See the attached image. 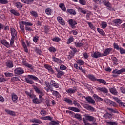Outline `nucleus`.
<instances>
[{"label":"nucleus","mask_w":125,"mask_h":125,"mask_svg":"<svg viewBox=\"0 0 125 125\" xmlns=\"http://www.w3.org/2000/svg\"><path fill=\"white\" fill-rule=\"evenodd\" d=\"M21 1L26 4H32L35 1V0H21Z\"/></svg>","instance_id":"14"},{"label":"nucleus","mask_w":125,"mask_h":125,"mask_svg":"<svg viewBox=\"0 0 125 125\" xmlns=\"http://www.w3.org/2000/svg\"><path fill=\"white\" fill-rule=\"evenodd\" d=\"M73 104L75 105L78 107V108H80L81 107V105H80V104L77 102V101H74Z\"/></svg>","instance_id":"54"},{"label":"nucleus","mask_w":125,"mask_h":125,"mask_svg":"<svg viewBox=\"0 0 125 125\" xmlns=\"http://www.w3.org/2000/svg\"><path fill=\"white\" fill-rule=\"evenodd\" d=\"M6 65L8 68H12L13 67V63L11 61H8Z\"/></svg>","instance_id":"23"},{"label":"nucleus","mask_w":125,"mask_h":125,"mask_svg":"<svg viewBox=\"0 0 125 125\" xmlns=\"http://www.w3.org/2000/svg\"><path fill=\"white\" fill-rule=\"evenodd\" d=\"M78 64H79L81 66L84 64V62L82 60H78L77 62Z\"/></svg>","instance_id":"42"},{"label":"nucleus","mask_w":125,"mask_h":125,"mask_svg":"<svg viewBox=\"0 0 125 125\" xmlns=\"http://www.w3.org/2000/svg\"><path fill=\"white\" fill-rule=\"evenodd\" d=\"M73 41H74V38H73V37L69 38L68 40V42H67L68 44H70V43H71V42H72Z\"/></svg>","instance_id":"49"},{"label":"nucleus","mask_w":125,"mask_h":125,"mask_svg":"<svg viewBox=\"0 0 125 125\" xmlns=\"http://www.w3.org/2000/svg\"><path fill=\"white\" fill-rule=\"evenodd\" d=\"M58 124H59V123H58V122H56L54 121H52L49 123L50 125H58Z\"/></svg>","instance_id":"50"},{"label":"nucleus","mask_w":125,"mask_h":125,"mask_svg":"<svg viewBox=\"0 0 125 125\" xmlns=\"http://www.w3.org/2000/svg\"><path fill=\"white\" fill-rule=\"evenodd\" d=\"M107 124H108L109 125H117L118 124L116 122H107Z\"/></svg>","instance_id":"64"},{"label":"nucleus","mask_w":125,"mask_h":125,"mask_svg":"<svg viewBox=\"0 0 125 125\" xmlns=\"http://www.w3.org/2000/svg\"><path fill=\"white\" fill-rule=\"evenodd\" d=\"M10 12L14 14V15H16V16H19L20 15L19 12L14 9L10 10Z\"/></svg>","instance_id":"24"},{"label":"nucleus","mask_w":125,"mask_h":125,"mask_svg":"<svg viewBox=\"0 0 125 125\" xmlns=\"http://www.w3.org/2000/svg\"><path fill=\"white\" fill-rule=\"evenodd\" d=\"M97 31L98 32H99V33H100V34H101V35H102L103 36H104L105 35V32H104V31H103V30L99 28H98Z\"/></svg>","instance_id":"40"},{"label":"nucleus","mask_w":125,"mask_h":125,"mask_svg":"<svg viewBox=\"0 0 125 125\" xmlns=\"http://www.w3.org/2000/svg\"><path fill=\"white\" fill-rule=\"evenodd\" d=\"M120 51L121 54H125V50L123 48L120 47Z\"/></svg>","instance_id":"63"},{"label":"nucleus","mask_w":125,"mask_h":125,"mask_svg":"<svg viewBox=\"0 0 125 125\" xmlns=\"http://www.w3.org/2000/svg\"><path fill=\"white\" fill-rule=\"evenodd\" d=\"M87 78H88V79L93 82H94V81H97V79H96V77H95L94 75H88L87 76Z\"/></svg>","instance_id":"21"},{"label":"nucleus","mask_w":125,"mask_h":125,"mask_svg":"<svg viewBox=\"0 0 125 125\" xmlns=\"http://www.w3.org/2000/svg\"><path fill=\"white\" fill-rule=\"evenodd\" d=\"M0 3H1V4H7V3H8V1L7 0H0Z\"/></svg>","instance_id":"48"},{"label":"nucleus","mask_w":125,"mask_h":125,"mask_svg":"<svg viewBox=\"0 0 125 125\" xmlns=\"http://www.w3.org/2000/svg\"><path fill=\"white\" fill-rule=\"evenodd\" d=\"M59 6H60V8H61V9H62V10H63V11H66V7H65V5L64 4V3H61L59 5Z\"/></svg>","instance_id":"34"},{"label":"nucleus","mask_w":125,"mask_h":125,"mask_svg":"<svg viewBox=\"0 0 125 125\" xmlns=\"http://www.w3.org/2000/svg\"><path fill=\"white\" fill-rule=\"evenodd\" d=\"M30 13L32 14V16H34L35 17H38V13H37L36 11H32L30 12Z\"/></svg>","instance_id":"46"},{"label":"nucleus","mask_w":125,"mask_h":125,"mask_svg":"<svg viewBox=\"0 0 125 125\" xmlns=\"http://www.w3.org/2000/svg\"><path fill=\"white\" fill-rule=\"evenodd\" d=\"M15 73L16 75H22V74H24V69L22 68H17L14 70Z\"/></svg>","instance_id":"3"},{"label":"nucleus","mask_w":125,"mask_h":125,"mask_svg":"<svg viewBox=\"0 0 125 125\" xmlns=\"http://www.w3.org/2000/svg\"><path fill=\"white\" fill-rule=\"evenodd\" d=\"M45 12L48 15H51V9L50 8H46L45 10Z\"/></svg>","instance_id":"39"},{"label":"nucleus","mask_w":125,"mask_h":125,"mask_svg":"<svg viewBox=\"0 0 125 125\" xmlns=\"http://www.w3.org/2000/svg\"><path fill=\"white\" fill-rule=\"evenodd\" d=\"M113 99H114V100H115V101H116L118 103H121L122 102H121V101L120 99H119L117 97H113Z\"/></svg>","instance_id":"62"},{"label":"nucleus","mask_w":125,"mask_h":125,"mask_svg":"<svg viewBox=\"0 0 125 125\" xmlns=\"http://www.w3.org/2000/svg\"><path fill=\"white\" fill-rule=\"evenodd\" d=\"M84 117H85V120L86 121H89V122H93V121L95 120V118H94V117L88 115L87 114H85Z\"/></svg>","instance_id":"5"},{"label":"nucleus","mask_w":125,"mask_h":125,"mask_svg":"<svg viewBox=\"0 0 125 125\" xmlns=\"http://www.w3.org/2000/svg\"><path fill=\"white\" fill-rule=\"evenodd\" d=\"M53 95H54L57 98H59L60 97V94L57 91H53L52 93Z\"/></svg>","instance_id":"29"},{"label":"nucleus","mask_w":125,"mask_h":125,"mask_svg":"<svg viewBox=\"0 0 125 125\" xmlns=\"http://www.w3.org/2000/svg\"><path fill=\"white\" fill-rule=\"evenodd\" d=\"M40 114L41 115H42V116H45V115H46L47 114V112L44 109H42L40 112Z\"/></svg>","instance_id":"45"},{"label":"nucleus","mask_w":125,"mask_h":125,"mask_svg":"<svg viewBox=\"0 0 125 125\" xmlns=\"http://www.w3.org/2000/svg\"><path fill=\"white\" fill-rule=\"evenodd\" d=\"M29 79H32L34 81H39V78L34 75H28Z\"/></svg>","instance_id":"35"},{"label":"nucleus","mask_w":125,"mask_h":125,"mask_svg":"<svg viewBox=\"0 0 125 125\" xmlns=\"http://www.w3.org/2000/svg\"><path fill=\"white\" fill-rule=\"evenodd\" d=\"M67 11L70 14H73V15H76V11L72 9H68Z\"/></svg>","instance_id":"27"},{"label":"nucleus","mask_w":125,"mask_h":125,"mask_svg":"<svg viewBox=\"0 0 125 125\" xmlns=\"http://www.w3.org/2000/svg\"><path fill=\"white\" fill-rule=\"evenodd\" d=\"M97 82H99V83H102L103 84H106L107 83V82H106V81L103 79H97Z\"/></svg>","instance_id":"30"},{"label":"nucleus","mask_w":125,"mask_h":125,"mask_svg":"<svg viewBox=\"0 0 125 125\" xmlns=\"http://www.w3.org/2000/svg\"><path fill=\"white\" fill-rule=\"evenodd\" d=\"M85 108H86L87 110H88L89 111H91V112H94V111H95V108H94V107H92L91 106L89 105H87L86 104H85Z\"/></svg>","instance_id":"17"},{"label":"nucleus","mask_w":125,"mask_h":125,"mask_svg":"<svg viewBox=\"0 0 125 125\" xmlns=\"http://www.w3.org/2000/svg\"><path fill=\"white\" fill-rule=\"evenodd\" d=\"M91 56L94 58H98V57H102L103 55L101 53L96 52L94 54H92Z\"/></svg>","instance_id":"7"},{"label":"nucleus","mask_w":125,"mask_h":125,"mask_svg":"<svg viewBox=\"0 0 125 125\" xmlns=\"http://www.w3.org/2000/svg\"><path fill=\"white\" fill-rule=\"evenodd\" d=\"M33 97H34V99L33 100L34 103H35L36 104H39V103H41V101L37 98L36 95H33Z\"/></svg>","instance_id":"22"},{"label":"nucleus","mask_w":125,"mask_h":125,"mask_svg":"<svg viewBox=\"0 0 125 125\" xmlns=\"http://www.w3.org/2000/svg\"><path fill=\"white\" fill-rule=\"evenodd\" d=\"M110 117H112V115L109 113H106L104 115V117L106 119H108V118H110Z\"/></svg>","instance_id":"51"},{"label":"nucleus","mask_w":125,"mask_h":125,"mask_svg":"<svg viewBox=\"0 0 125 125\" xmlns=\"http://www.w3.org/2000/svg\"><path fill=\"white\" fill-rule=\"evenodd\" d=\"M68 23L69 24V25H70L71 28H72V29H75V28H76V26H75V25H77L78 24V23H77V21L72 19H70L68 20Z\"/></svg>","instance_id":"2"},{"label":"nucleus","mask_w":125,"mask_h":125,"mask_svg":"<svg viewBox=\"0 0 125 125\" xmlns=\"http://www.w3.org/2000/svg\"><path fill=\"white\" fill-rule=\"evenodd\" d=\"M45 68H46V69L48 70V71H49V72H51V73L52 74H54V71H53V69H52V67H51V66H50L47 64H46V65H45Z\"/></svg>","instance_id":"18"},{"label":"nucleus","mask_w":125,"mask_h":125,"mask_svg":"<svg viewBox=\"0 0 125 125\" xmlns=\"http://www.w3.org/2000/svg\"><path fill=\"white\" fill-rule=\"evenodd\" d=\"M30 122H31V123H37V124H42V121L36 118H34V119L30 120Z\"/></svg>","instance_id":"31"},{"label":"nucleus","mask_w":125,"mask_h":125,"mask_svg":"<svg viewBox=\"0 0 125 125\" xmlns=\"http://www.w3.org/2000/svg\"><path fill=\"white\" fill-rule=\"evenodd\" d=\"M113 46H114V48L115 49H117V50H120L121 49V47H120L119 46V45H118V44L117 43H114Z\"/></svg>","instance_id":"43"},{"label":"nucleus","mask_w":125,"mask_h":125,"mask_svg":"<svg viewBox=\"0 0 125 125\" xmlns=\"http://www.w3.org/2000/svg\"><path fill=\"white\" fill-rule=\"evenodd\" d=\"M110 91L112 94H114V95H117L118 94V92H117V90L115 89V88H111L110 89Z\"/></svg>","instance_id":"26"},{"label":"nucleus","mask_w":125,"mask_h":125,"mask_svg":"<svg viewBox=\"0 0 125 125\" xmlns=\"http://www.w3.org/2000/svg\"><path fill=\"white\" fill-rule=\"evenodd\" d=\"M88 24L90 28V29H92V30H95V27L93 26V24L91 22H88Z\"/></svg>","instance_id":"55"},{"label":"nucleus","mask_w":125,"mask_h":125,"mask_svg":"<svg viewBox=\"0 0 125 125\" xmlns=\"http://www.w3.org/2000/svg\"><path fill=\"white\" fill-rule=\"evenodd\" d=\"M93 97L95 98L96 100H97V101H103V99L99 97L97 95L94 94Z\"/></svg>","instance_id":"28"},{"label":"nucleus","mask_w":125,"mask_h":125,"mask_svg":"<svg viewBox=\"0 0 125 125\" xmlns=\"http://www.w3.org/2000/svg\"><path fill=\"white\" fill-rule=\"evenodd\" d=\"M64 101H65L67 103H69V104H71V103H72V100H70L69 99H68V98H65L64 99Z\"/></svg>","instance_id":"61"},{"label":"nucleus","mask_w":125,"mask_h":125,"mask_svg":"<svg viewBox=\"0 0 125 125\" xmlns=\"http://www.w3.org/2000/svg\"><path fill=\"white\" fill-rule=\"evenodd\" d=\"M103 2L107 7L109 8L111 7V3H110L109 2L104 0V1H103Z\"/></svg>","instance_id":"32"},{"label":"nucleus","mask_w":125,"mask_h":125,"mask_svg":"<svg viewBox=\"0 0 125 125\" xmlns=\"http://www.w3.org/2000/svg\"><path fill=\"white\" fill-rule=\"evenodd\" d=\"M109 105H110V106H113V107H117L118 106L115 102L112 101Z\"/></svg>","instance_id":"52"},{"label":"nucleus","mask_w":125,"mask_h":125,"mask_svg":"<svg viewBox=\"0 0 125 125\" xmlns=\"http://www.w3.org/2000/svg\"><path fill=\"white\" fill-rule=\"evenodd\" d=\"M75 45H76V46H77L78 47H81V46H83V43L78 42H75Z\"/></svg>","instance_id":"44"},{"label":"nucleus","mask_w":125,"mask_h":125,"mask_svg":"<svg viewBox=\"0 0 125 125\" xmlns=\"http://www.w3.org/2000/svg\"><path fill=\"white\" fill-rule=\"evenodd\" d=\"M1 42L2 44H3L4 45H5V46H6L7 47H9V46H10L9 43L8 42H7L5 40H2L1 41Z\"/></svg>","instance_id":"19"},{"label":"nucleus","mask_w":125,"mask_h":125,"mask_svg":"<svg viewBox=\"0 0 125 125\" xmlns=\"http://www.w3.org/2000/svg\"><path fill=\"white\" fill-rule=\"evenodd\" d=\"M57 20L59 23H60L61 25H62V26H65V21H64L63 18H62V17L59 16L57 17Z\"/></svg>","instance_id":"9"},{"label":"nucleus","mask_w":125,"mask_h":125,"mask_svg":"<svg viewBox=\"0 0 125 125\" xmlns=\"http://www.w3.org/2000/svg\"><path fill=\"white\" fill-rule=\"evenodd\" d=\"M11 96L12 97L13 102H14V103H17V101H18V96H17V95L14 94V93H12L11 94Z\"/></svg>","instance_id":"4"},{"label":"nucleus","mask_w":125,"mask_h":125,"mask_svg":"<svg viewBox=\"0 0 125 125\" xmlns=\"http://www.w3.org/2000/svg\"><path fill=\"white\" fill-rule=\"evenodd\" d=\"M33 87L35 90V91H36L37 93H38V94H42L43 93L42 91H41V90L37 87V86L33 85Z\"/></svg>","instance_id":"12"},{"label":"nucleus","mask_w":125,"mask_h":125,"mask_svg":"<svg viewBox=\"0 0 125 125\" xmlns=\"http://www.w3.org/2000/svg\"><path fill=\"white\" fill-rule=\"evenodd\" d=\"M10 30L12 38L10 40V44L11 46H12L14 43V40H17V32H16V30H15L14 28H10Z\"/></svg>","instance_id":"1"},{"label":"nucleus","mask_w":125,"mask_h":125,"mask_svg":"<svg viewBox=\"0 0 125 125\" xmlns=\"http://www.w3.org/2000/svg\"><path fill=\"white\" fill-rule=\"evenodd\" d=\"M56 70L57 71V72H58V74H57L58 78H60L61 77H62V76H63V75H64V74H65V73H64V72L63 71H60V70L56 68Z\"/></svg>","instance_id":"16"},{"label":"nucleus","mask_w":125,"mask_h":125,"mask_svg":"<svg viewBox=\"0 0 125 125\" xmlns=\"http://www.w3.org/2000/svg\"><path fill=\"white\" fill-rule=\"evenodd\" d=\"M60 70H62V71H63V70H66L67 69V67L64 65H61L60 67Z\"/></svg>","instance_id":"57"},{"label":"nucleus","mask_w":125,"mask_h":125,"mask_svg":"<svg viewBox=\"0 0 125 125\" xmlns=\"http://www.w3.org/2000/svg\"><path fill=\"white\" fill-rule=\"evenodd\" d=\"M85 99L86 101L89 102V103H91L92 104H94V103H95V101H94V100H93L92 98L89 96L86 97L85 98Z\"/></svg>","instance_id":"15"},{"label":"nucleus","mask_w":125,"mask_h":125,"mask_svg":"<svg viewBox=\"0 0 125 125\" xmlns=\"http://www.w3.org/2000/svg\"><path fill=\"white\" fill-rule=\"evenodd\" d=\"M53 41H54V42H58L60 41V38L58 37H55L53 38Z\"/></svg>","instance_id":"59"},{"label":"nucleus","mask_w":125,"mask_h":125,"mask_svg":"<svg viewBox=\"0 0 125 125\" xmlns=\"http://www.w3.org/2000/svg\"><path fill=\"white\" fill-rule=\"evenodd\" d=\"M68 109V110H71V111H74V112H77L78 113H79V112H80V109H79L78 108H77L76 107H69Z\"/></svg>","instance_id":"25"},{"label":"nucleus","mask_w":125,"mask_h":125,"mask_svg":"<svg viewBox=\"0 0 125 125\" xmlns=\"http://www.w3.org/2000/svg\"><path fill=\"white\" fill-rule=\"evenodd\" d=\"M79 2L82 5H85L86 4V1L85 0H79Z\"/></svg>","instance_id":"47"},{"label":"nucleus","mask_w":125,"mask_h":125,"mask_svg":"<svg viewBox=\"0 0 125 125\" xmlns=\"http://www.w3.org/2000/svg\"><path fill=\"white\" fill-rule=\"evenodd\" d=\"M49 50L51 52H55V51H56V49L53 47H51L49 48Z\"/></svg>","instance_id":"53"},{"label":"nucleus","mask_w":125,"mask_h":125,"mask_svg":"<svg viewBox=\"0 0 125 125\" xmlns=\"http://www.w3.org/2000/svg\"><path fill=\"white\" fill-rule=\"evenodd\" d=\"M107 109L108 110V111H110L111 113H118L117 110H115L111 108H107Z\"/></svg>","instance_id":"56"},{"label":"nucleus","mask_w":125,"mask_h":125,"mask_svg":"<svg viewBox=\"0 0 125 125\" xmlns=\"http://www.w3.org/2000/svg\"><path fill=\"white\" fill-rule=\"evenodd\" d=\"M53 60L55 62H57V63H61V60L55 57H53Z\"/></svg>","instance_id":"37"},{"label":"nucleus","mask_w":125,"mask_h":125,"mask_svg":"<svg viewBox=\"0 0 125 125\" xmlns=\"http://www.w3.org/2000/svg\"><path fill=\"white\" fill-rule=\"evenodd\" d=\"M75 118L79 120V121H82V116L80 114H76L74 115Z\"/></svg>","instance_id":"33"},{"label":"nucleus","mask_w":125,"mask_h":125,"mask_svg":"<svg viewBox=\"0 0 125 125\" xmlns=\"http://www.w3.org/2000/svg\"><path fill=\"white\" fill-rule=\"evenodd\" d=\"M39 41V36H35L33 38V41L34 42H37Z\"/></svg>","instance_id":"60"},{"label":"nucleus","mask_w":125,"mask_h":125,"mask_svg":"<svg viewBox=\"0 0 125 125\" xmlns=\"http://www.w3.org/2000/svg\"><path fill=\"white\" fill-rule=\"evenodd\" d=\"M5 111L6 113H8V115H10L11 116H15V112L13 111H11L8 109H5Z\"/></svg>","instance_id":"20"},{"label":"nucleus","mask_w":125,"mask_h":125,"mask_svg":"<svg viewBox=\"0 0 125 125\" xmlns=\"http://www.w3.org/2000/svg\"><path fill=\"white\" fill-rule=\"evenodd\" d=\"M98 91L99 92H103V93H108V89L105 87H98Z\"/></svg>","instance_id":"6"},{"label":"nucleus","mask_w":125,"mask_h":125,"mask_svg":"<svg viewBox=\"0 0 125 125\" xmlns=\"http://www.w3.org/2000/svg\"><path fill=\"white\" fill-rule=\"evenodd\" d=\"M123 21H121V19H115L113 21V23L115 25V26H117L118 25H121L122 24Z\"/></svg>","instance_id":"10"},{"label":"nucleus","mask_w":125,"mask_h":125,"mask_svg":"<svg viewBox=\"0 0 125 125\" xmlns=\"http://www.w3.org/2000/svg\"><path fill=\"white\" fill-rule=\"evenodd\" d=\"M125 69H124V68H122L119 70L116 69L113 71V74H118V75H119V74H122V73H125Z\"/></svg>","instance_id":"11"},{"label":"nucleus","mask_w":125,"mask_h":125,"mask_svg":"<svg viewBox=\"0 0 125 125\" xmlns=\"http://www.w3.org/2000/svg\"><path fill=\"white\" fill-rule=\"evenodd\" d=\"M113 50V49L111 48H107L106 49L103 54H102L103 56H107L108 54H110V52Z\"/></svg>","instance_id":"8"},{"label":"nucleus","mask_w":125,"mask_h":125,"mask_svg":"<svg viewBox=\"0 0 125 125\" xmlns=\"http://www.w3.org/2000/svg\"><path fill=\"white\" fill-rule=\"evenodd\" d=\"M25 81L27 83H30V84H33V83H34L33 81L29 78H26Z\"/></svg>","instance_id":"41"},{"label":"nucleus","mask_w":125,"mask_h":125,"mask_svg":"<svg viewBox=\"0 0 125 125\" xmlns=\"http://www.w3.org/2000/svg\"><path fill=\"white\" fill-rule=\"evenodd\" d=\"M101 26H102V28H103V29H105V28L107 27V23L106 22L102 23Z\"/></svg>","instance_id":"58"},{"label":"nucleus","mask_w":125,"mask_h":125,"mask_svg":"<svg viewBox=\"0 0 125 125\" xmlns=\"http://www.w3.org/2000/svg\"><path fill=\"white\" fill-rule=\"evenodd\" d=\"M21 23L22 25H25V26H33V24L32 23L26 22V21H21Z\"/></svg>","instance_id":"36"},{"label":"nucleus","mask_w":125,"mask_h":125,"mask_svg":"<svg viewBox=\"0 0 125 125\" xmlns=\"http://www.w3.org/2000/svg\"><path fill=\"white\" fill-rule=\"evenodd\" d=\"M66 91L69 94H73L76 93V91H77V89H72V88H69L67 90H66Z\"/></svg>","instance_id":"13"},{"label":"nucleus","mask_w":125,"mask_h":125,"mask_svg":"<svg viewBox=\"0 0 125 125\" xmlns=\"http://www.w3.org/2000/svg\"><path fill=\"white\" fill-rule=\"evenodd\" d=\"M16 6L17 7V8H22L23 7V6L22 5V3L17 2L16 3Z\"/></svg>","instance_id":"38"}]
</instances>
